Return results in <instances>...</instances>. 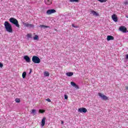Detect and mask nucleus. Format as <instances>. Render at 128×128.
<instances>
[{
    "label": "nucleus",
    "instance_id": "obj_8",
    "mask_svg": "<svg viewBox=\"0 0 128 128\" xmlns=\"http://www.w3.org/2000/svg\"><path fill=\"white\" fill-rule=\"evenodd\" d=\"M24 26H26V28H34V25L32 24H30L28 22H24Z\"/></svg>",
    "mask_w": 128,
    "mask_h": 128
},
{
    "label": "nucleus",
    "instance_id": "obj_15",
    "mask_svg": "<svg viewBox=\"0 0 128 128\" xmlns=\"http://www.w3.org/2000/svg\"><path fill=\"white\" fill-rule=\"evenodd\" d=\"M44 124H46V118H43L42 121L41 126H44Z\"/></svg>",
    "mask_w": 128,
    "mask_h": 128
},
{
    "label": "nucleus",
    "instance_id": "obj_30",
    "mask_svg": "<svg viewBox=\"0 0 128 128\" xmlns=\"http://www.w3.org/2000/svg\"><path fill=\"white\" fill-rule=\"evenodd\" d=\"M4 66V65L2 64L0 62V68H2Z\"/></svg>",
    "mask_w": 128,
    "mask_h": 128
},
{
    "label": "nucleus",
    "instance_id": "obj_3",
    "mask_svg": "<svg viewBox=\"0 0 128 128\" xmlns=\"http://www.w3.org/2000/svg\"><path fill=\"white\" fill-rule=\"evenodd\" d=\"M32 62L34 64H40V59L38 56H33L32 58Z\"/></svg>",
    "mask_w": 128,
    "mask_h": 128
},
{
    "label": "nucleus",
    "instance_id": "obj_23",
    "mask_svg": "<svg viewBox=\"0 0 128 128\" xmlns=\"http://www.w3.org/2000/svg\"><path fill=\"white\" fill-rule=\"evenodd\" d=\"M70 2H78V0H70Z\"/></svg>",
    "mask_w": 128,
    "mask_h": 128
},
{
    "label": "nucleus",
    "instance_id": "obj_1",
    "mask_svg": "<svg viewBox=\"0 0 128 128\" xmlns=\"http://www.w3.org/2000/svg\"><path fill=\"white\" fill-rule=\"evenodd\" d=\"M4 26L6 32H12V24L8 22V21L4 22Z\"/></svg>",
    "mask_w": 128,
    "mask_h": 128
},
{
    "label": "nucleus",
    "instance_id": "obj_33",
    "mask_svg": "<svg viewBox=\"0 0 128 128\" xmlns=\"http://www.w3.org/2000/svg\"><path fill=\"white\" fill-rule=\"evenodd\" d=\"M126 90H128V86L126 87Z\"/></svg>",
    "mask_w": 128,
    "mask_h": 128
},
{
    "label": "nucleus",
    "instance_id": "obj_5",
    "mask_svg": "<svg viewBox=\"0 0 128 128\" xmlns=\"http://www.w3.org/2000/svg\"><path fill=\"white\" fill-rule=\"evenodd\" d=\"M119 30H120V32H124V34H126V32H128V29H126V28L124 26H121L119 28Z\"/></svg>",
    "mask_w": 128,
    "mask_h": 128
},
{
    "label": "nucleus",
    "instance_id": "obj_32",
    "mask_svg": "<svg viewBox=\"0 0 128 128\" xmlns=\"http://www.w3.org/2000/svg\"><path fill=\"white\" fill-rule=\"evenodd\" d=\"M126 59L128 60V54H126Z\"/></svg>",
    "mask_w": 128,
    "mask_h": 128
},
{
    "label": "nucleus",
    "instance_id": "obj_13",
    "mask_svg": "<svg viewBox=\"0 0 128 128\" xmlns=\"http://www.w3.org/2000/svg\"><path fill=\"white\" fill-rule=\"evenodd\" d=\"M90 14H93V16H100L98 13L96 12V11L94 10L90 11Z\"/></svg>",
    "mask_w": 128,
    "mask_h": 128
},
{
    "label": "nucleus",
    "instance_id": "obj_25",
    "mask_svg": "<svg viewBox=\"0 0 128 128\" xmlns=\"http://www.w3.org/2000/svg\"><path fill=\"white\" fill-rule=\"evenodd\" d=\"M98 2H106V0H98Z\"/></svg>",
    "mask_w": 128,
    "mask_h": 128
},
{
    "label": "nucleus",
    "instance_id": "obj_34",
    "mask_svg": "<svg viewBox=\"0 0 128 128\" xmlns=\"http://www.w3.org/2000/svg\"><path fill=\"white\" fill-rule=\"evenodd\" d=\"M62 124H64V121H62Z\"/></svg>",
    "mask_w": 128,
    "mask_h": 128
},
{
    "label": "nucleus",
    "instance_id": "obj_12",
    "mask_svg": "<svg viewBox=\"0 0 128 128\" xmlns=\"http://www.w3.org/2000/svg\"><path fill=\"white\" fill-rule=\"evenodd\" d=\"M112 18L114 22H118V17L116 16V14H114L113 15H112Z\"/></svg>",
    "mask_w": 128,
    "mask_h": 128
},
{
    "label": "nucleus",
    "instance_id": "obj_22",
    "mask_svg": "<svg viewBox=\"0 0 128 128\" xmlns=\"http://www.w3.org/2000/svg\"><path fill=\"white\" fill-rule=\"evenodd\" d=\"M15 101L16 102L18 103V102H20V99L18 98H16L15 100Z\"/></svg>",
    "mask_w": 128,
    "mask_h": 128
},
{
    "label": "nucleus",
    "instance_id": "obj_7",
    "mask_svg": "<svg viewBox=\"0 0 128 128\" xmlns=\"http://www.w3.org/2000/svg\"><path fill=\"white\" fill-rule=\"evenodd\" d=\"M78 112H84L86 113V112H88V110H86V108H79L78 109Z\"/></svg>",
    "mask_w": 128,
    "mask_h": 128
},
{
    "label": "nucleus",
    "instance_id": "obj_24",
    "mask_svg": "<svg viewBox=\"0 0 128 128\" xmlns=\"http://www.w3.org/2000/svg\"><path fill=\"white\" fill-rule=\"evenodd\" d=\"M44 110H39V112H40V114H44Z\"/></svg>",
    "mask_w": 128,
    "mask_h": 128
},
{
    "label": "nucleus",
    "instance_id": "obj_4",
    "mask_svg": "<svg viewBox=\"0 0 128 128\" xmlns=\"http://www.w3.org/2000/svg\"><path fill=\"white\" fill-rule=\"evenodd\" d=\"M98 96L101 98H102V100H108V97L106 96V95L99 92L98 93Z\"/></svg>",
    "mask_w": 128,
    "mask_h": 128
},
{
    "label": "nucleus",
    "instance_id": "obj_26",
    "mask_svg": "<svg viewBox=\"0 0 128 128\" xmlns=\"http://www.w3.org/2000/svg\"><path fill=\"white\" fill-rule=\"evenodd\" d=\"M27 37L28 38H32V34H27Z\"/></svg>",
    "mask_w": 128,
    "mask_h": 128
},
{
    "label": "nucleus",
    "instance_id": "obj_6",
    "mask_svg": "<svg viewBox=\"0 0 128 128\" xmlns=\"http://www.w3.org/2000/svg\"><path fill=\"white\" fill-rule=\"evenodd\" d=\"M56 11L54 9H50L47 10L46 12V14H54V12H56Z\"/></svg>",
    "mask_w": 128,
    "mask_h": 128
},
{
    "label": "nucleus",
    "instance_id": "obj_2",
    "mask_svg": "<svg viewBox=\"0 0 128 128\" xmlns=\"http://www.w3.org/2000/svg\"><path fill=\"white\" fill-rule=\"evenodd\" d=\"M9 20L10 22L14 24L16 28H20V24H18V20L14 18H11L9 19Z\"/></svg>",
    "mask_w": 128,
    "mask_h": 128
},
{
    "label": "nucleus",
    "instance_id": "obj_20",
    "mask_svg": "<svg viewBox=\"0 0 128 128\" xmlns=\"http://www.w3.org/2000/svg\"><path fill=\"white\" fill-rule=\"evenodd\" d=\"M26 72H24L22 74V78H26Z\"/></svg>",
    "mask_w": 128,
    "mask_h": 128
},
{
    "label": "nucleus",
    "instance_id": "obj_27",
    "mask_svg": "<svg viewBox=\"0 0 128 128\" xmlns=\"http://www.w3.org/2000/svg\"><path fill=\"white\" fill-rule=\"evenodd\" d=\"M72 26H73V28H78V26H74V24H72Z\"/></svg>",
    "mask_w": 128,
    "mask_h": 128
},
{
    "label": "nucleus",
    "instance_id": "obj_21",
    "mask_svg": "<svg viewBox=\"0 0 128 128\" xmlns=\"http://www.w3.org/2000/svg\"><path fill=\"white\" fill-rule=\"evenodd\" d=\"M34 40H38V35H36L34 38H33Z\"/></svg>",
    "mask_w": 128,
    "mask_h": 128
},
{
    "label": "nucleus",
    "instance_id": "obj_16",
    "mask_svg": "<svg viewBox=\"0 0 128 128\" xmlns=\"http://www.w3.org/2000/svg\"><path fill=\"white\" fill-rule=\"evenodd\" d=\"M36 114V110H32L30 112V114H33V116H34Z\"/></svg>",
    "mask_w": 128,
    "mask_h": 128
},
{
    "label": "nucleus",
    "instance_id": "obj_9",
    "mask_svg": "<svg viewBox=\"0 0 128 128\" xmlns=\"http://www.w3.org/2000/svg\"><path fill=\"white\" fill-rule=\"evenodd\" d=\"M70 84L72 86L76 88V90H78V88H80V87L78 86L76 84L74 83V82H70Z\"/></svg>",
    "mask_w": 128,
    "mask_h": 128
},
{
    "label": "nucleus",
    "instance_id": "obj_31",
    "mask_svg": "<svg viewBox=\"0 0 128 128\" xmlns=\"http://www.w3.org/2000/svg\"><path fill=\"white\" fill-rule=\"evenodd\" d=\"M65 100H68V96L66 95H64Z\"/></svg>",
    "mask_w": 128,
    "mask_h": 128
},
{
    "label": "nucleus",
    "instance_id": "obj_10",
    "mask_svg": "<svg viewBox=\"0 0 128 128\" xmlns=\"http://www.w3.org/2000/svg\"><path fill=\"white\" fill-rule=\"evenodd\" d=\"M24 59L26 60V62H30V58L28 56H24Z\"/></svg>",
    "mask_w": 128,
    "mask_h": 128
},
{
    "label": "nucleus",
    "instance_id": "obj_19",
    "mask_svg": "<svg viewBox=\"0 0 128 128\" xmlns=\"http://www.w3.org/2000/svg\"><path fill=\"white\" fill-rule=\"evenodd\" d=\"M44 76H50V73L48 71H45L44 72Z\"/></svg>",
    "mask_w": 128,
    "mask_h": 128
},
{
    "label": "nucleus",
    "instance_id": "obj_18",
    "mask_svg": "<svg viewBox=\"0 0 128 128\" xmlns=\"http://www.w3.org/2000/svg\"><path fill=\"white\" fill-rule=\"evenodd\" d=\"M40 28H48L50 26L42 24L40 26Z\"/></svg>",
    "mask_w": 128,
    "mask_h": 128
},
{
    "label": "nucleus",
    "instance_id": "obj_14",
    "mask_svg": "<svg viewBox=\"0 0 128 128\" xmlns=\"http://www.w3.org/2000/svg\"><path fill=\"white\" fill-rule=\"evenodd\" d=\"M114 40V38L112 36H107V40Z\"/></svg>",
    "mask_w": 128,
    "mask_h": 128
},
{
    "label": "nucleus",
    "instance_id": "obj_28",
    "mask_svg": "<svg viewBox=\"0 0 128 128\" xmlns=\"http://www.w3.org/2000/svg\"><path fill=\"white\" fill-rule=\"evenodd\" d=\"M46 100H47V102H52V100L50 98L46 99Z\"/></svg>",
    "mask_w": 128,
    "mask_h": 128
},
{
    "label": "nucleus",
    "instance_id": "obj_29",
    "mask_svg": "<svg viewBox=\"0 0 128 128\" xmlns=\"http://www.w3.org/2000/svg\"><path fill=\"white\" fill-rule=\"evenodd\" d=\"M124 4L125 6H128V1L125 2H124Z\"/></svg>",
    "mask_w": 128,
    "mask_h": 128
},
{
    "label": "nucleus",
    "instance_id": "obj_11",
    "mask_svg": "<svg viewBox=\"0 0 128 128\" xmlns=\"http://www.w3.org/2000/svg\"><path fill=\"white\" fill-rule=\"evenodd\" d=\"M44 2L46 4L50 6V4H52V0H44Z\"/></svg>",
    "mask_w": 128,
    "mask_h": 128
},
{
    "label": "nucleus",
    "instance_id": "obj_35",
    "mask_svg": "<svg viewBox=\"0 0 128 128\" xmlns=\"http://www.w3.org/2000/svg\"><path fill=\"white\" fill-rule=\"evenodd\" d=\"M127 32H128V30Z\"/></svg>",
    "mask_w": 128,
    "mask_h": 128
},
{
    "label": "nucleus",
    "instance_id": "obj_17",
    "mask_svg": "<svg viewBox=\"0 0 128 128\" xmlns=\"http://www.w3.org/2000/svg\"><path fill=\"white\" fill-rule=\"evenodd\" d=\"M66 76H74V73L72 72H68L66 73Z\"/></svg>",
    "mask_w": 128,
    "mask_h": 128
}]
</instances>
